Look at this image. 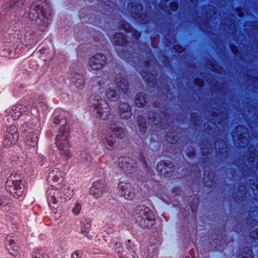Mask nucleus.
I'll return each instance as SVG.
<instances>
[{"instance_id": "nucleus-9", "label": "nucleus", "mask_w": 258, "mask_h": 258, "mask_svg": "<svg viewBox=\"0 0 258 258\" xmlns=\"http://www.w3.org/2000/svg\"><path fill=\"white\" fill-rule=\"evenodd\" d=\"M106 57L98 53L91 57L88 61V67L92 71H98L102 69L106 63Z\"/></svg>"}, {"instance_id": "nucleus-39", "label": "nucleus", "mask_w": 258, "mask_h": 258, "mask_svg": "<svg viewBox=\"0 0 258 258\" xmlns=\"http://www.w3.org/2000/svg\"><path fill=\"white\" fill-rule=\"evenodd\" d=\"M8 204L7 198L3 196H0V210L5 209Z\"/></svg>"}, {"instance_id": "nucleus-21", "label": "nucleus", "mask_w": 258, "mask_h": 258, "mask_svg": "<svg viewBox=\"0 0 258 258\" xmlns=\"http://www.w3.org/2000/svg\"><path fill=\"white\" fill-rule=\"evenodd\" d=\"M24 3V0H12L7 2L4 6L5 9L12 11H15L21 9Z\"/></svg>"}, {"instance_id": "nucleus-3", "label": "nucleus", "mask_w": 258, "mask_h": 258, "mask_svg": "<svg viewBox=\"0 0 258 258\" xmlns=\"http://www.w3.org/2000/svg\"><path fill=\"white\" fill-rule=\"evenodd\" d=\"M73 185L66 181L48 189L47 199L51 210L56 209L55 205L61 200L65 201L70 199L73 195Z\"/></svg>"}, {"instance_id": "nucleus-26", "label": "nucleus", "mask_w": 258, "mask_h": 258, "mask_svg": "<svg viewBox=\"0 0 258 258\" xmlns=\"http://www.w3.org/2000/svg\"><path fill=\"white\" fill-rule=\"evenodd\" d=\"M106 136L104 138V144L107 149L111 150L115 147V139L111 135H109L108 131H106Z\"/></svg>"}, {"instance_id": "nucleus-58", "label": "nucleus", "mask_w": 258, "mask_h": 258, "mask_svg": "<svg viewBox=\"0 0 258 258\" xmlns=\"http://www.w3.org/2000/svg\"><path fill=\"white\" fill-rule=\"evenodd\" d=\"M245 195V193H244V192H242L241 193V195L243 196V195Z\"/></svg>"}, {"instance_id": "nucleus-60", "label": "nucleus", "mask_w": 258, "mask_h": 258, "mask_svg": "<svg viewBox=\"0 0 258 258\" xmlns=\"http://www.w3.org/2000/svg\"><path fill=\"white\" fill-rule=\"evenodd\" d=\"M185 258H189V257H188V256H187V257H186Z\"/></svg>"}, {"instance_id": "nucleus-36", "label": "nucleus", "mask_w": 258, "mask_h": 258, "mask_svg": "<svg viewBox=\"0 0 258 258\" xmlns=\"http://www.w3.org/2000/svg\"><path fill=\"white\" fill-rule=\"evenodd\" d=\"M239 258H252L251 249L249 248H245L241 252L239 255Z\"/></svg>"}, {"instance_id": "nucleus-59", "label": "nucleus", "mask_w": 258, "mask_h": 258, "mask_svg": "<svg viewBox=\"0 0 258 258\" xmlns=\"http://www.w3.org/2000/svg\"><path fill=\"white\" fill-rule=\"evenodd\" d=\"M212 70H214V68L211 69Z\"/></svg>"}, {"instance_id": "nucleus-4", "label": "nucleus", "mask_w": 258, "mask_h": 258, "mask_svg": "<svg viewBox=\"0 0 258 258\" xmlns=\"http://www.w3.org/2000/svg\"><path fill=\"white\" fill-rule=\"evenodd\" d=\"M133 215L137 223L143 228L151 227L154 224L155 215L144 205L137 206Z\"/></svg>"}, {"instance_id": "nucleus-43", "label": "nucleus", "mask_w": 258, "mask_h": 258, "mask_svg": "<svg viewBox=\"0 0 258 258\" xmlns=\"http://www.w3.org/2000/svg\"><path fill=\"white\" fill-rule=\"evenodd\" d=\"M81 252L79 251H76L73 252L71 255V258H82Z\"/></svg>"}, {"instance_id": "nucleus-48", "label": "nucleus", "mask_w": 258, "mask_h": 258, "mask_svg": "<svg viewBox=\"0 0 258 258\" xmlns=\"http://www.w3.org/2000/svg\"><path fill=\"white\" fill-rule=\"evenodd\" d=\"M174 49L177 52H181L183 51L182 48L179 45H175Z\"/></svg>"}, {"instance_id": "nucleus-51", "label": "nucleus", "mask_w": 258, "mask_h": 258, "mask_svg": "<svg viewBox=\"0 0 258 258\" xmlns=\"http://www.w3.org/2000/svg\"><path fill=\"white\" fill-rule=\"evenodd\" d=\"M32 258H42V255L41 254L37 252V253H35L33 254Z\"/></svg>"}, {"instance_id": "nucleus-45", "label": "nucleus", "mask_w": 258, "mask_h": 258, "mask_svg": "<svg viewBox=\"0 0 258 258\" xmlns=\"http://www.w3.org/2000/svg\"><path fill=\"white\" fill-rule=\"evenodd\" d=\"M250 236L254 239H258V230L250 233Z\"/></svg>"}, {"instance_id": "nucleus-55", "label": "nucleus", "mask_w": 258, "mask_h": 258, "mask_svg": "<svg viewBox=\"0 0 258 258\" xmlns=\"http://www.w3.org/2000/svg\"><path fill=\"white\" fill-rule=\"evenodd\" d=\"M191 2L192 3H195V2H197L198 1V0H190Z\"/></svg>"}, {"instance_id": "nucleus-40", "label": "nucleus", "mask_w": 258, "mask_h": 258, "mask_svg": "<svg viewBox=\"0 0 258 258\" xmlns=\"http://www.w3.org/2000/svg\"><path fill=\"white\" fill-rule=\"evenodd\" d=\"M133 254L131 253L130 254L127 253L126 252H124V253H121L120 256V258H135V252L133 251Z\"/></svg>"}, {"instance_id": "nucleus-46", "label": "nucleus", "mask_w": 258, "mask_h": 258, "mask_svg": "<svg viewBox=\"0 0 258 258\" xmlns=\"http://www.w3.org/2000/svg\"><path fill=\"white\" fill-rule=\"evenodd\" d=\"M178 8V4L177 3H172L170 4V8L172 11H175Z\"/></svg>"}, {"instance_id": "nucleus-11", "label": "nucleus", "mask_w": 258, "mask_h": 258, "mask_svg": "<svg viewBox=\"0 0 258 258\" xmlns=\"http://www.w3.org/2000/svg\"><path fill=\"white\" fill-rule=\"evenodd\" d=\"M17 241V237L14 235H8L5 238L6 248L10 254L15 257L19 255V247Z\"/></svg>"}, {"instance_id": "nucleus-35", "label": "nucleus", "mask_w": 258, "mask_h": 258, "mask_svg": "<svg viewBox=\"0 0 258 258\" xmlns=\"http://www.w3.org/2000/svg\"><path fill=\"white\" fill-rule=\"evenodd\" d=\"M82 205L78 202L75 203L74 206L72 208V212L75 215H78L81 211Z\"/></svg>"}, {"instance_id": "nucleus-25", "label": "nucleus", "mask_w": 258, "mask_h": 258, "mask_svg": "<svg viewBox=\"0 0 258 258\" xmlns=\"http://www.w3.org/2000/svg\"><path fill=\"white\" fill-rule=\"evenodd\" d=\"M112 42L116 46H123L127 43L125 36L123 34L120 33H117L114 35Z\"/></svg>"}, {"instance_id": "nucleus-50", "label": "nucleus", "mask_w": 258, "mask_h": 258, "mask_svg": "<svg viewBox=\"0 0 258 258\" xmlns=\"http://www.w3.org/2000/svg\"><path fill=\"white\" fill-rule=\"evenodd\" d=\"M207 127L206 128V130H207V131H208L209 133L210 132H211H211H212V130L211 129H210V128H208V127L209 126H210V124H213V125H214V126H216V125H215V123H213V122H209L207 123Z\"/></svg>"}, {"instance_id": "nucleus-54", "label": "nucleus", "mask_w": 258, "mask_h": 258, "mask_svg": "<svg viewBox=\"0 0 258 258\" xmlns=\"http://www.w3.org/2000/svg\"><path fill=\"white\" fill-rule=\"evenodd\" d=\"M210 15V17L212 18L213 17L212 15V13L211 12H209V14H208V15Z\"/></svg>"}, {"instance_id": "nucleus-49", "label": "nucleus", "mask_w": 258, "mask_h": 258, "mask_svg": "<svg viewBox=\"0 0 258 258\" xmlns=\"http://www.w3.org/2000/svg\"><path fill=\"white\" fill-rule=\"evenodd\" d=\"M231 49L232 52L234 54H236L238 51V48L235 46H231Z\"/></svg>"}, {"instance_id": "nucleus-2", "label": "nucleus", "mask_w": 258, "mask_h": 258, "mask_svg": "<svg viewBox=\"0 0 258 258\" xmlns=\"http://www.w3.org/2000/svg\"><path fill=\"white\" fill-rule=\"evenodd\" d=\"M72 124L70 117L64 114L59 124L62 128H60L56 137V145L61 156L66 159H68L71 156V152L69 149V126Z\"/></svg>"}, {"instance_id": "nucleus-28", "label": "nucleus", "mask_w": 258, "mask_h": 258, "mask_svg": "<svg viewBox=\"0 0 258 258\" xmlns=\"http://www.w3.org/2000/svg\"><path fill=\"white\" fill-rule=\"evenodd\" d=\"M13 137L12 135L6 134L3 144L4 146L9 147L14 145L17 142L18 138L16 135Z\"/></svg>"}, {"instance_id": "nucleus-18", "label": "nucleus", "mask_w": 258, "mask_h": 258, "mask_svg": "<svg viewBox=\"0 0 258 258\" xmlns=\"http://www.w3.org/2000/svg\"><path fill=\"white\" fill-rule=\"evenodd\" d=\"M104 188L105 184L103 182L96 181L93 183L92 186L90 188V193L95 198H98L103 195Z\"/></svg>"}, {"instance_id": "nucleus-27", "label": "nucleus", "mask_w": 258, "mask_h": 258, "mask_svg": "<svg viewBox=\"0 0 258 258\" xmlns=\"http://www.w3.org/2000/svg\"><path fill=\"white\" fill-rule=\"evenodd\" d=\"M117 89L119 90H121L123 93L126 94L128 93V82L127 80L125 78H122L119 80V79H117Z\"/></svg>"}, {"instance_id": "nucleus-1", "label": "nucleus", "mask_w": 258, "mask_h": 258, "mask_svg": "<svg viewBox=\"0 0 258 258\" xmlns=\"http://www.w3.org/2000/svg\"><path fill=\"white\" fill-rule=\"evenodd\" d=\"M48 6L45 2L37 1L30 8L29 18L34 20L38 29L44 30L51 21V16Z\"/></svg>"}, {"instance_id": "nucleus-61", "label": "nucleus", "mask_w": 258, "mask_h": 258, "mask_svg": "<svg viewBox=\"0 0 258 258\" xmlns=\"http://www.w3.org/2000/svg\"><path fill=\"white\" fill-rule=\"evenodd\" d=\"M169 0H167V1H168Z\"/></svg>"}, {"instance_id": "nucleus-29", "label": "nucleus", "mask_w": 258, "mask_h": 258, "mask_svg": "<svg viewBox=\"0 0 258 258\" xmlns=\"http://www.w3.org/2000/svg\"><path fill=\"white\" fill-rule=\"evenodd\" d=\"M110 129L114 133L117 137L119 138H122L125 135V132L122 127L116 125V124L112 125L110 127Z\"/></svg>"}, {"instance_id": "nucleus-32", "label": "nucleus", "mask_w": 258, "mask_h": 258, "mask_svg": "<svg viewBox=\"0 0 258 258\" xmlns=\"http://www.w3.org/2000/svg\"><path fill=\"white\" fill-rule=\"evenodd\" d=\"M142 76L144 78L145 81L149 85H150V84H151L153 85L156 84V80L155 79L154 76L153 74H146L145 73H144L142 74Z\"/></svg>"}, {"instance_id": "nucleus-13", "label": "nucleus", "mask_w": 258, "mask_h": 258, "mask_svg": "<svg viewBox=\"0 0 258 258\" xmlns=\"http://www.w3.org/2000/svg\"><path fill=\"white\" fill-rule=\"evenodd\" d=\"M48 182L51 188H54L56 185L64 182L63 180V174L59 169L55 168L51 170L47 178Z\"/></svg>"}, {"instance_id": "nucleus-53", "label": "nucleus", "mask_w": 258, "mask_h": 258, "mask_svg": "<svg viewBox=\"0 0 258 258\" xmlns=\"http://www.w3.org/2000/svg\"><path fill=\"white\" fill-rule=\"evenodd\" d=\"M160 8H161V9H163V10H166V9L164 8V5H163V4H161V5H160Z\"/></svg>"}, {"instance_id": "nucleus-33", "label": "nucleus", "mask_w": 258, "mask_h": 258, "mask_svg": "<svg viewBox=\"0 0 258 258\" xmlns=\"http://www.w3.org/2000/svg\"><path fill=\"white\" fill-rule=\"evenodd\" d=\"M216 150H219V152H225L226 150V146L225 142L223 140L217 141L215 144Z\"/></svg>"}, {"instance_id": "nucleus-17", "label": "nucleus", "mask_w": 258, "mask_h": 258, "mask_svg": "<svg viewBox=\"0 0 258 258\" xmlns=\"http://www.w3.org/2000/svg\"><path fill=\"white\" fill-rule=\"evenodd\" d=\"M118 113L122 119H127L132 115L131 106L126 102H121L118 106Z\"/></svg>"}, {"instance_id": "nucleus-7", "label": "nucleus", "mask_w": 258, "mask_h": 258, "mask_svg": "<svg viewBox=\"0 0 258 258\" xmlns=\"http://www.w3.org/2000/svg\"><path fill=\"white\" fill-rule=\"evenodd\" d=\"M232 136L235 145L239 148H243L248 144L249 135L247 129L237 126Z\"/></svg>"}, {"instance_id": "nucleus-14", "label": "nucleus", "mask_w": 258, "mask_h": 258, "mask_svg": "<svg viewBox=\"0 0 258 258\" xmlns=\"http://www.w3.org/2000/svg\"><path fill=\"white\" fill-rule=\"evenodd\" d=\"M28 111L27 107L23 105L13 106L12 108L7 111L6 120L9 122L10 119L14 120L18 118L20 115Z\"/></svg>"}, {"instance_id": "nucleus-44", "label": "nucleus", "mask_w": 258, "mask_h": 258, "mask_svg": "<svg viewBox=\"0 0 258 258\" xmlns=\"http://www.w3.org/2000/svg\"><path fill=\"white\" fill-rule=\"evenodd\" d=\"M195 83L200 87L203 85L204 81L201 79H196L195 80Z\"/></svg>"}, {"instance_id": "nucleus-38", "label": "nucleus", "mask_w": 258, "mask_h": 258, "mask_svg": "<svg viewBox=\"0 0 258 258\" xmlns=\"http://www.w3.org/2000/svg\"><path fill=\"white\" fill-rule=\"evenodd\" d=\"M255 150H256L254 147H250L249 148V151H248V152H249L248 153L249 157L248 158V162H252L254 161V160L255 159V154H256V153L255 152Z\"/></svg>"}, {"instance_id": "nucleus-56", "label": "nucleus", "mask_w": 258, "mask_h": 258, "mask_svg": "<svg viewBox=\"0 0 258 258\" xmlns=\"http://www.w3.org/2000/svg\"><path fill=\"white\" fill-rule=\"evenodd\" d=\"M213 3H215L216 2H218V0H211Z\"/></svg>"}, {"instance_id": "nucleus-16", "label": "nucleus", "mask_w": 258, "mask_h": 258, "mask_svg": "<svg viewBox=\"0 0 258 258\" xmlns=\"http://www.w3.org/2000/svg\"><path fill=\"white\" fill-rule=\"evenodd\" d=\"M132 16L135 18L137 19L139 22L142 23H146L149 21V17L146 15H143L140 11L142 10L143 7L140 4H137L136 6H133L132 4Z\"/></svg>"}, {"instance_id": "nucleus-10", "label": "nucleus", "mask_w": 258, "mask_h": 258, "mask_svg": "<svg viewBox=\"0 0 258 258\" xmlns=\"http://www.w3.org/2000/svg\"><path fill=\"white\" fill-rule=\"evenodd\" d=\"M118 194L125 199L131 200L135 197L134 188L128 182L120 181L117 186Z\"/></svg>"}, {"instance_id": "nucleus-42", "label": "nucleus", "mask_w": 258, "mask_h": 258, "mask_svg": "<svg viewBox=\"0 0 258 258\" xmlns=\"http://www.w3.org/2000/svg\"><path fill=\"white\" fill-rule=\"evenodd\" d=\"M62 115L63 114H61L54 117L53 118V122L56 124H58L60 123Z\"/></svg>"}, {"instance_id": "nucleus-30", "label": "nucleus", "mask_w": 258, "mask_h": 258, "mask_svg": "<svg viewBox=\"0 0 258 258\" xmlns=\"http://www.w3.org/2000/svg\"><path fill=\"white\" fill-rule=\"evenodd\" d=\"M80 158L81 162L85 165H89L91 162V155L85 151H81Z\"/></svg>"}, {"instance_id": "nucleus-19", "label": "nucleus", "mask_w": 258, "mask_h": 258, "mask_svg": "<svg viewBox=\"0 0 258 258\" xmlns=\"http://www.w3.org/2000/svg\"><path fill=\"white\" fill-rule=\"evenodd\" d=\"M165 116L164 113L159 114L157 113L150 112L148 115L149 123L154 124L155 125L162 126L165 119L163 117Z\"/></svg>"}, {"instance_id": "nucleus-20", "label": "nucleus", "mask_w": 258, "mask_h": 258, "mask_svg": "<svg viewBox=\"0 0 258 258\" xmlns=\"http://www.w3.org/2000/svg\"><path fill=\"white\" fill-rule=\"evenodd\" d=\"M120 29L124 30L126 32H128L131 34V36L134 37L136 40L138 39L140 35L127 22L125 21H121L119 25Z\"/></svg>"}, {"instance_id": "nucleus-47", "label": "nucleus", "mask_w": 258, "mask_h": 258, "mask_svg": "<svg viewBox=\"0 0 258 258\" xmlns=\"http://www.w3.org/2000/svg\"><path fill=\"white\" fill-rule=\"evenodd\" d=\"M38 159L41 165H43L45 161V158L44 156L42 155H39Z\"/></svg>"}, {"instance_id": "nucleus-37", "label": "nucleus", "mask_w": 258, "mask_h": 258, "mask_svg": "<svg viewBox=\"0 0 258 258\" xmlns=\"http://www.w3.org/2000/svg\"><path fill=\"white\" fill-rule=\"evenodd\" d=\"M91 227V224L89 222L83 223L81 226V232L87 236Z\"/></svg>"}, {"instance_id": "nucleus-12", "label": "nucleus", "mask_w": 258, "mask_h": 258, "mask_svg": "<svg viewBox=\"0 0 258 258\" xmlns=\"http://www.w3.org/2000/svg\"><path fill=\"white\" fill-rule=\"evenodd\" d=\"M118 164L123 172L127 173L135 171L138 167L137 163L134 160L123 157L119 158Z\"/></svg>"}, {"instance_id": "nucleus-41", "label": "nucleus", "mask_w": 258, "mask_h": 258, "mask_svg": "<svg viewBox=\"0 0 258 258\" xmlns=\"http://www.w3.org/2000/svg\"><path fill=\"white\" fill-rule=\"evenodd\" d=\"M166 140L168 142L173 144L177 141V139H176V137H175V135L174 134L172 136V138H171L169 136H167Z\"/></svg>"}, {"instance_id": "nucleus-57", "label": "nucleus", "mask_w": 258, "mask_h": 258, "mask_svg": "<svg viewBox=\"0 0 258 258\" xmlns=\"http://www.w3.org/2000/svg\"><path fill=\"white\" fill-rule=\"evenodd\" d=\"M253 194H254L255 195H257V193L255 192L254 190H253Z\"/></svg>"}, {"instance_id": "nucleus-15", "label": "nucleus", "mask_w": 258, "mask_h": 258, "mask_svg": "<svg viewBox=\"0 0 258 258\" xmlns=\"http://www.w3.org/2000/svg\"><path fill=\"white\" fill-rule=\"evenodd\" d=\"M156 169L161 176L168 177L172 175L174 168L171 163L166 164L164 162H160L157 164Z\"/></svg>"}, {"instance_id": "nucleus-23", "label": "nucleus", "mask_w": 258, "mask_h": 258, "mask_svg": "<svg viewBox=\"0 0 258 258\" xmlns=\"http://www.w3.org/2000/svg\"><path fill=\"white\" fill-rule=\"evenodd\" d=\"M71 75L72 81L76 87L82 89L84 86V80L83 76L76 73L72 74Z\"/></svg>"}, {"instance_id": "nucleus-8", "label": "nucleus", "mask_w": 258, "mask_h": 258, "mask_svg": "<svg viewBox=\"0 0 258 258\" xmlns=\"http://www.w3.org/2000/svg\"><path fill=\"white\" fill-rule=\"evenodd\" d=\"M22 130L23 136L27 146L32 147L36 146L38 143L37 134L33 128L29 127L28 125H24Z\"/></svg>"}, {"instance_id": "nucleus-34", "label": "nucleus", "mask_w": 258, "mask_h": 258, "mask_svg": "<svg viewBox=\"0 0 258 258\" xmlns=\"http://www.w3.org/2000/svg\"><path fill=\"white\" fill-rule=\"evenodd\" d=\"M6 134H9L12 135V136L14 137L15 135H16L17 136V138H19V135L17 133V128L15 125H12L10 126H7L6 129Z\"/></svg>"}, {"instance_id": "nucleus-5", "label": "nucleus", "mask_w": 258, "mask_h": 258, "mask_svg": "<svg viewBox=\"0 0 258 258\" xmlns=\"http://www.w3.org/2000/svg\"><path fill=\"white\" fill-rule=\"evenodd\" d=\"M90 110L93 114L102 119H109L113 117L110 112L109 106L107 102L97 96L90 102Z\"/></svg>"}, {"instance_id": "nucleus-6", "label": "nucleus", "mask_w": 258, "mask_h": 258, "mask_svg": "<svg viewBox=\"0 0 258 258\" xmlns=\"http://www.w3.org/2000/svg\"><path fill=\"white\" fill-rule=\"evenodd\" d=\"M23 177L20 174L11 175L5 184L6 189L15 198H19L23 195L24 185Z\"/></svg>"}, {"instance_id": "nucleus-31", "label": "nucleus", "mask_w": 258, "mask_h": 258, "mask_svg": "<svg viewBox=\"0 0 258 258\" xmlns=\"http://www.w3.org/2000/svg\"><path fill=\"white\" fill-rule=\"evenodd\" d=\"M137 123L140 132H144L147 127L146 122L144 117L142 115H139L137 117Z\"/></svg>"}, {"instance_id": "nucleus-52", "label": "nucleus", "mask_w": 258, "mask_h": 258, "mask_svg": "<svg viewBox=\"0 0 258 258\" xmlns=\"http://www.w3.org/2000/svg\"><path fill=\"white\" fill-rule=\"evenodd\" d=\"M202 151H203V154H208V151H206V149L205 148L204 146H203V147H202Z\"/></svg>"}, {"instance_id": "nucleus-22", "label": "nucleus", "mask_w": 258, "mask_h": 258, "mask_svg": "<svg viewBox=\"0 0 258 258\" xmlns=\"http://www.w3.org/2000/svg\"><path fill=\"white\" fill-rule=\"evenodd\" d=\"M106 95L108 100L113 101H116L119 97V90L115 86H111L106 90Z\"/></svg>"}, {"instance_id": "nucleus-24", "label": "nucleus", "mask_w": 258, "mask_h": 258, "mask_svg": "<svg viewBox=\"0 0 258 258\" xmlns=\"http://www.w3.org/2000/svg\"><path fill=\"white\" fill-rule=\"evenodd\" d=\"M147 101V96L143 93L138 94L135 100V104L139 108H142L145 106Z\"/></svg>"}]
</instances>
